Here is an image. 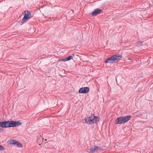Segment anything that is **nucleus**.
<instances>
[{"instance_id": "1", "label": "nucleus", "mask_w": 153, "mask_h": 153, "mask_svg": "<svg viewBox=\"0 0 153 153\" xmlns=\"http://www.w3.org/2000/svg\"><path fill=\"white\" fill-rule=\"evenodd\" d=\"M8 127H11L17 126L21 125L22 123L20 121H8Z\"/></svg>"}, {"instance_id": "2", "label": "nucleus", "mask_w": 153, "mask_h": 153, "mask_svg": "<svg viewBox=\"0 0 153 153\" xmlns=\"http://www.w3.org/2000/svg\"><path fill=\"white\" fill-rule=\"evenodd\" d=\"M92 114H91V116L88 117V116L86 118H85V122L88 124H93L94 123V117Z\"/></svg>"}, {"instance_id": "3", "label": "nucleus", "mask_w": 153, "mask_h": 153, "mask_svg": "<svg viewBox=\"0 0 153 153\" xmlns=\"http://www.w3.org/2000/svg\"><path fill=\"white\" fill-rule=\"evenodd\" d=\"M7 144H13L16 145L18 147H22V145L21 143H20L19 141H16L15 140H9L7 142Z\"/></svg>"}, {"instance_id": "4", "label": "nucleus", "mask_w": 153, "mask_h": 153, "mask_svg": "<svg viewBox=\"0 0 153 153\" xmlns=\"http://www.w3.org/2000/svg\"><path fill=\"white\" fill-rule=\"evenodd\" d=\"M25 13L24 16L21 21V23L24 22L31 17L30 13L27 10L25 11Z\"/></svg>"}, {"instance_id": "5", "label": "nucleus", "mask_w": 153, "mask_h": 153, "mask_svg": "<svg viewBox=\"0 0 153 153\" xmlns=\"http://www.w3.org/2000/svg\"><path fill=\"white\" fill-rule=\"evenodd\" d=\"M89 91V87H83L81 88L79 90V92L80 93L85 94L88 92Z\"/></svg>"}, {"instance_id": "6", "label": "nucleus", "mask_w": 153, "mask_h": 153, "mask_svg": "<svg viewBox=\"0 0 153 153\" xmlns=\"http://www.w3.org/2000/svg\"><path fill=\"white\" fill-rule=\"evenodd\" d=\"M123 117H118L116 120V122L117 124H121L125 123Z\"/></svg>"}, {"instance_id": "7", "label": "nucleus", "mask_w": 153, "mask_h": 153, "mask_svg": "<svg viewBox=\"0 0 153 153\" xmlns=\"http://www.w3.org/2000/svg\"><path fill=\"white\" fill-rule=\"evenodd\" d=\"M113 58L114 63L118 62L122 58V56L121 55H114L113 56Z\"/></svg>"}, {"instance_id": "8", "label": "nucleus", "mask_w": 153, "mask_h": 153, "mask_svg": "<svg viewBox=\"0 0 153 153\" xmlns=\"http://www.w3.org/2000/svg\"><path fill=\"white\" fill-rule=\"evenodd\" d=\"M0 126L3 128H8V121L0 122Z\"/></svg>"}, {"instance_id": "9", "label": "nucleus", "mask_w": 153, "mask_h": 153, "mask_svg": "<svg viewBox=\"0 0 153 153\" xmlns=\"http://www.w3.org/2000/svg\"><path fill=\"white\" fill-rule=\"evenodd\" d=\"M101 12V10L100 9H96L94 10L92 13V15L95 16Z\"/></svg>"}, {"instance_id": "10", "label": "nucleus", "mask_w": 153, "mask_h": 153, "mask_svg": "<svg viewBox=\"0 0 153 153\" xmlns=\"http://www.w3.org/2000/svg\"><path fill=\"white\" fill-rule=\"evenodd\" d=\"M105 62L106 63H114L113 56H111L107 59L105 61Z\"/></svg>"}, {"instance_id": "11", "label": "nucleus", "mask_w": 153, "mask_h": 153, "mask_svg": "<svg viewBox=\"0 0 153 153\" xmlns=\"http://www.w3.org/2000/svg\"><path fill=\"white\" fill-rule=\"evenodd\" d=\"M94 117V123H96L97 121H99L100 120V118L98 117L95 116L94 114L92 115Z\"/></svg>"}, {"instance_id": "12", "label": "nucleus", "mask_w": 153, "mask_h": 153, "mask_svg": "<svg viewBox=\"0 0 153 153\" xmlns=\"http://www.w3.org/2000/svg\"><path fill=\"white\" fill-rule=\"evenodd\" d=\"M123 117L125 120V121L124 122H126L129 120L131 117V116H124Z\"/></svg>"}, {"instance_id": "13", "label": "nucleus", "mask_w": 153, "mask_h": 153, "mask_svg": "<svg viewBox=\"0 0 153 153\" xmlns=\"http://www.w3.org/2000/svg\"><path fill=\"white\" fill-rule=\"evenodd\" d=\"M96 148H98V146H92V147H91L90 150V151L91 152H94L95 151H96Z\"/></svg>"}, {"instance_id": "14", "label": "nucleus", "mask_w": 153, "mask_h": 153, "mask_svg": "<svg viewBox=\"0 0 153 153\" xmlns=\"http://www.w3.org/2000/svg\"><path fill=\"white\" fill-rule=\"evenodd\" d=\"M67 61L70 60L71 59H72L73 58V57L72 56H70L66 58Z\"/></svg>"}, {"instance_id": "15", "label": "nucleus", "mask_w": 153, "mask_h": 153, "mask_svg": "<svg viewBox=\"0 0 153 153\" xmlns=\"http://www.w3.org/2000/svg\"><path fill=\"white\" fill-rule=\"evenodd\" d=\"M5 149V148L1 146V145H0V150H3Z\"/></svg>"}, {"instance_id": "16", "label": "nucleus", "mask_w": 153, "mask_h": 153, "mask_svg": "<svg viewBox=\"0 0 153 153\" xmlns=\"http://www.w3.org/2000/svg\"><path fill=\"white\" fill-rule=\"evenodd\" d=\"M61 60L62 61H66L67 60H66V58H65V59H61Z\"/></svg>"}, {"instance_id": "17", "label": "nucleus", "mask_w": 153, "mask_h": 153, "mask_svg": "<svg viewBox=\"0 0 153 153\" xmlns=\"http://www.w3.org/2000/svg\"><path fill=\"white\" fill-rule=\"evenodd\" d=\"M4 131V129H3V128H1L0 129V132H3Z\"/></svg>"}, {"instance_id": "18", "label": "nucleus", "mask_w": 153, "mask_h": 153, "mask_svg": "<svg viewBox=\"0 0 153 153\" xmlns=\"http://www.w3.org/2000/svg\"><path fill=\"white\" fill-rule=\"evenodd\" d=\"M101 148H99L98 147V148H96V151H97L98 150L100 149Z\"/></svg>"}, {"instance_id": "19", "label": "nucleus", "mask_w": 153, "mask_h": 153, "mask_svg": "<svg viewBox=\"0 0 153 153\" xmlns=\"http://www.w3.org/2000/svg\"><path fill=\"white\" fill-rule=\"evenodd\" d=\"M59 61H62L61 60V59H59Z\"/></svg>"}, {"instance_id": "20", "label": "nucleus", "mask_w": 153, "mask_h": 153, "mask_svg": "<svg viewBox=\"0 0 153 153\" xmlns=\"http://www.w3.org/2000/svg\"><path fill=\"white\" fill-rule=\"evenodd\" d=\"M116 80L117 81V78H116Z\"/></svg>"}]
</instances>
